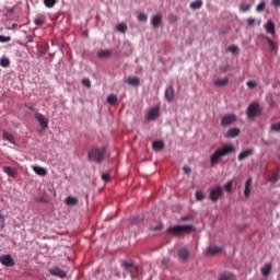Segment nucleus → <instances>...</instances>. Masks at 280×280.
<instances>
[{"instance_id": "nucleus-19", "label": "nucleus", "mask_w": 280, "mask_h": 280, "mask_svg": "<svg viewBox=\"0 0 280 280\" xmlns=\"http://www.w3.org/2000/svg\"><path fill=\"white\" fill-rule=\"evenodd\" d=\"M218 280H237V278L233 273L225 271L219 275Z\"/></svg>"}, {"instance_id": "nucleus-22", "label": "nucleus", "mask_w": 280, "mask_h": 280, "mask_svg": "<svg viewBox=\"0 0 280 280\" xmlns=\"http://www.w3.org/2000/svg\"><path fill=\"white\" fill-rule=\"evenodd\" d=\"M253 185V179L248 178L245 182V189H244V196L245 198H249L250 197V187Z\"/></svg>"}, {"instance_id": "nucleus-34", "label": "nucleus", "mask_w": 280, "mask_h": 280, "mask_svg": "<svg viewBox=\"0 0 280 280\" xmlns=\"http://www.w3.org/2000/svg\"><path fill=\"white\" fill-rule=\"evenodd\" d=\"M233 183L234 180L232 179L224 185V189L228 194H231V191H233Z\"/></svg>"}, {"instance_id": "nucleus-46", "label": "nucleus", "mask_w": 280, "mask_h": 280, "mask_svg": "<svg viewBox=\"0 0 280 280\" xmlns=\"http://www.w3.org/2000/svg\"><path fill=\"white\" fill-rule=\"evenodd\" d=\"M247 86H248V89H256L257 88V81H254V80L248 81Z\"/></svg>"}, {"instance_id": "nucleus-8", "label": "nucleus", "mask_w": 280, "mask_h": 280, "mask_svg": "<svg viewBox=\"0 0 280 280\" xmlns=\"http://www.w3.org/2000/svg\"><path fill=\"white\" fill-rule=\"evenodd\" d=\"M121 267L124 268V270H126V272H129V275H135V272H137V266H135V264L129 262L127 260H122L121 261Z\"/></svg>"}, {"instance_id": "nucleus-49", "label": "nucleus", "mask_w": 280, "mask_h": 280, "mask_svg": "<svg viewBox=\"0 0 280 280\" xmlns=\"http://www.w3.org/2000/svg\"><path fill=\"white\" fill-rule=\"evenodd\" d=\"M102 180H104L105 183H108V180H110V174L104 173L102 175Z\"/></svg>"}, {"instance_id": "nucleus-31", "label": "nucleus", "mask_w": 280, "mask_h": 280, "mask_svg": "<svg viewBox=\"0 0 280 280\" xmlns=\"http://www.w3.org/2000/svg\"><path fill=\"white\" fill-rule=\"evenodd\" d=\"M117 30L120 32V34H126L128 31V25H126V23H120L117 25Z\"/></svg>"}, {"instance_id": "nucleus-5", "label": "nucleus", "mask_w": 280, "mask_h": 280, "mask_svg": "<svg viewBox=\"0 0 280 280\" xmlns=\"http://www.w3.org/2000/svg\"><path fill=\"white\" fill-rule=\"evenodd\" d=\"M224 194V190L221 186H217L210 190V200L211 202H218L220 198H222V195Z\"/></svg>"}, {"instance_id": "nucleus-45", "label": "nucleus", "mask_w": 280, "mask_h": 280, "mask_svg": "<svg viewBox=\"0 0 280 280\" xmlns=\"http://www.w3.org/2000/svg\"><path fill=\"white\" fill-rule=\"evenodd\" d=\"M83 86H86V89H91V80L90 79H83L82 80Z\"/></svg>"}, {"instance_id": "nucleus-16", "label": "nucleus", "mask_w": 280, "mask_h": 280, "mask_svg": "<svg viewBox=\"0 0 280 280\" xmlns=\"http://www.w3.org/2000/svg\"><path fill=\"white\" fill-rule=\"evenodd\" d=\"M152 148L155 152H161V150L165 149V142H163L162 140H155L152 143Z\"/></svg>"}, {"instance_id": "nucleus-13", "label": "nucleus", "mask_w": 280, "mask_h": 280, "mask_svg": "<svg viewBox=\"0 0 280 280\" xmlns=\"http://www.w3.org/2000/svg\"><path fill=\"white\" fill-rule=\"evenodd\" d=\"M163 23V15L161 13H158L152 16L151 19V25L152 27L156 28Z\"/></svg>"}, {"instance_id": "nucleus-32", "label": "nucleus", "mask_w": 280, "mask_h": 280, "mask_svg": "<svg viewBox=\"0 0 280 280\" xmlns=\"http://www.w3.org/2000/svg\"><path fill=\"white\" fill-rule=\"evenodd\" d=\"M168 23H177L178 22V15L174 13H170L167 16Z\"/></svg>"}, {"instance_id": "nucleus-27", "label": "nucleus", "mask_w": 280, "mask_h": 280, "mask_svg": "<svg viewBox=\"0 0 280 280\" xmlns=\"http://www.w3.org/2000/svg\"><path fill=\"white\" fill-rule=\"evenodd\" d=\"M202 0H195L189 4L190 10H200L202 8Z\"/></svg>"}, {"instance_id": "nucleus-43", "label": "nucleus", "mask_w": 280, "mask_h": 280, "mask_svg": "<svg viewBox=\"0 0 280 280\" xmlns=\"http://www.w3.org/2000/svg\"><path fill=\"white\" fill-rule=\"evenodd\" d=\"M255 23H257V20H255V18H248L247 19V25L249 27H255Z\"/></svg>"}, {"instance_id": "nucleus-29", "label": "nucleus", "mask_w": 280, "mask_h": 280, "mask_svg": "<svg viewBox=\"0 0 280 280\" xmlns=\"http://www.w3.org/2000/svg\"><path fill=\"white\" fill-rule=\"evenodd\" d=\"M35 25H37L38 27H42V25H45L46 23V18L45 15H39L34 20Z\"/></svg>"}, {"instance_id": "nucleus-30", "label": "nucleus", "mask_w": 280, "mask_h": 280, "mask_svg": "<svg viewBox=\"0 0 280 280\" xmlns=\"http://www.w3.org/2000/svg\"><path fill=\"white\" fill-rule=\"evenodd\" d=\"M119 101V97L115 94H110L107 96V104H110L112 106H115V104Z\"/></svg>"}, {"instance_id": "nucleus-9", "label": "nucleus", "mask_w": 280, "mask_h": 280, "mask_svg": "<svg viewBox=\"0 0 280 280\" xmlns=\"http://www.w3.org/2000/svg\"><path fill=\"white\" fill-rule=\"evenodd\" d=\"M52 277H58L59 279H65L67 277V271L60 269L59 267H54L48 270Z\"/></svg>"}, {"instance_id": "nucleus-54", "label": "nucleus", "mask_w": 280, "mask_h": 280, "mask_svg": "<svg viewBox=\"0 0 280 280\" xmlns=\"http://www.w3.org/2000/svg\"><path fill=\"white\" fill-rule=\"evenodd\" d=\"M26 40L27 43H34V37H32V35H27Z\"/></svg>"}, {"instance_id": "nucleus-55", "label": "nucleus", "mask_w": 280, "mask_h": 280, "mask_svg": "<svg viewBox=\"0 0 280 280\" xmlns=\"http://www.w3.org/2000/svg\"><path fill=\"white\" fill-rule=\"evenodd\" d=\"M189 218H190L189 215L182 217L180 221L182 222H187V220H189Z\"/></svg>"}, {"instance_id": "nucleus-14", "label": "nucleus", "mask_w": 280, "mask_h": 280, "mask_svg": "<svg viewBox=\"0 0 280 280\" xmlns=\"http://www.w3.org/2000/svg\"><path fill=\"white\" fill-rule=\"evenodd\" d=\"M253 154H255V149H247L238 154V161H244L248 156H253Z\"/></svg>"}, {"instance_id": "nucleus-23", "label": "nucleus", "mask_w": 280, "mask_h": 280, "mask_svg": "<svg viewBox=\"0 0 280 280\" xmlns=\"http://www.w3.org/2000/svg\"><path fill=\"white\" fill-rule=\"evenodd\" d=\"M260 272L262 277H269L270 272H272V265L266 264L264 267H261Z\"/></svg>"}, {"instance_id": "nucleus-25", "label": "nucleus", "mask_w": 280, "mask_h": 280, "mask_svg": "<svg viewBox=\"0 0 280 280\" xmlns=\"http://www.w3.org/2000/svg\"><path fill=\"white\" fill-rule=\"evenodd\" d=\"M33 171L35 172V174H37V176H47V170H45V167L33 166Z\"/></svg>"}, {"instance_id": "nucleus-37", "label": "nucleus", "mask_w": 280, "mask_h": 280, "mask_svg": "<svg viewBox=\"0 0 280 280\" xmlns=\"http://www.w3.org/2000/svg\"><path fill=\"white\" fill-rule=\"evenodd\" d=\"M138 21H140L141 23L148 22V14H145L144 12H140L138 15Z\"/></svg>"}, {"instance_id": "nucleus-7", "label": "nucleus", "mask_w": 280, "mask_h": 280, "mask_svg": "<svg viewBox=\"0 0 280 280\" xmlns=\"http://www.w3.org/2000/svg\"><path fill=\"white\" fill-rule=\"evenodd\" d=\"M160 109L159 107H153L151 109H149V112L145 115V119L148 121H154V119H158L159 115H160Z\"/></svg>"}, {"instance_id": "nucleus-42", "label": "nucleus", "mask_w": 280, "mask_h": 280, "mask_svg": "<svg viewBox=\"0 0 280 280\" xmlns=\"http://www.w3.org/2000/svg\"><path fill=\"white\" fill-rule=\"evenodd\" d=\"M257 12H264V10H266V2H260L257 7H256Z\"/></svg>"}, {"instance_id": "nucleus-36", "label": "nucleus", "mask_w": 280, "mask_h": 280, "mask_svg": "<svg viewBox=\"0 0 280 280\" xmlns=\"http://www.w3.org/2000/svg\"><path fill=\"white\" fill-rule=\"evenodd\" d=\"M271 51H275V49H277V44H275V42L270 38V37H265Z\"/></svg>"}, {"instance_id": "nucleus-52", "label": "nucleus", "mask_w": 280, "mask_h": 280, "mask_svg": "<svg viewBox=\"0 0 280 280\" xmlns=\"http://www.w3.org/2000/svg\"><path fill=\"white\" fill-rule=\"evenodd\" d=\"M271 3L275 8H280V0H272Z\"/></svg>"}, {"instance_id": "nucleus-53", "label": "nucleus", "mask_w": 280, "mask_h": 280, "mask_svg": "<svg viewBox=\"0 0 280 280\" xmlns=\"http://www.w3.org/2000/svg\"><path fill=\"white\" fill-rule=\"evenodd\" d=\"M78 205V198L71 197V206Z\"/></svg>"}, {"instance_id": "nucleus-18", "label": "nucleus", "mask_w": 280, "mask_h": 280, "mask_svg": "<svg viewBox=\"0 0 280 280\" xmlns=\"http://www.w3.org/2000/svg\"><path fill=\"white\" fill-rule=\"evenodd\" d=\"M213 84L219 88L226 86L229 84V79L228 77H224L223 79L217 78L213 80Z\"/></svg>"}, {"instance_id": "nucleus-21", "label": "nucleus", "mask_w": 280, "mask_h": 280, "mask_svg": "<svg viewBox=\"0 0 280 280\" xmlns=\"http://www.w3.org/2000/svg\"><path fill=\"white\" fill-rule=\"evenodd\" d=\"M225 137H228V139H235V137H240V128L230 129Z\"/></svg>"}, {"instance_id": "nucleus-59", "label": "nucleus", "mask_w": 280, "mask_h": 280, "mask_svg": "<svg viewBox=\"0 0 280 280\" xmlns=\"http://www.w3.org/2000/svg\"><path fill=\"white\" fill-rule=\"evenodd\" d=\"M28 110H34V107H32V106H28Z\"/></svg>"}, {"instance_id": "nucleus-39", "label": "nucleus", "mask_w": 280, "mask_h": 280, "mask_svg": "<svg viewBox=\"0 0 280 280\" xmlns=\"http://www.w3.org/2000/svg\"><path fill=\"white\" fill-rule=\"evenodd\" d=\"M270 130L272 132H280V121L276 122V124H272L271 127H270Z\"/></svg>"}, {"instance_id": "nucleus-28", "label": "nucleus", "mask_w": 280, "mask_h": 280, "mask_svg": "<svg viewBox=\"0 0 280 280\" xmlns=\"http://www.w3.org/2000/svg\"><path fill=\"white\" fill-rule=\"evenodd\" d=\"M265 30L268 32V34H275V23L272 20H269L267 24L265 25Z\"/></svg>"}, {"instance_id": "nucleus-12", "label": "nucleus", "mask_w": 280, "mask_h": 280, "mask_svg": "<svg viewBox=\"0 0 280 280\" xmlns=\"http://www.w3.org/2000/svg\"><path fill=\"white\" fill-rule=\"evenodd\" d=\"M0 264H2V266L11 268L12 266H14V260L12 259L11 255H3L0 257Z\"/></svg>"}, {"instance_id": "nucleus-26", "label": "nucleus", "mask_w": 280, "mask_h": 280, "mask_svg": "<svg viewBox=\"0 0 280 280\" xmlns=\"http://www.w3.org/2000/svg\"><path fill=\"white\" fill-rule=\"evenodd\" d=\"M208 255H218V253H222V247L220 246H210L207 249Z\"/></svg>"}, {"instance_id": "nucleus-56", "label": "nucleus", "mask_w": 280, "mask_h": 280, "mask_svg": "<svg viewBox=\"0 0 280 280\" xmlns=\"http://www.w3.org/2000/svg\"><path fill=\"white\" fill-rule=\"evenodd\" d=\"M66 202L68 206H71V196H68V198L66 199Z\"/></svg>"}, {"instance_id": "nucleus-17", "label": "nucleus", "mask_w": 280, "mask_h": 280, "mask_svg": "<svg viewBox=\"0 0 280 280\" xmlns=\"http://www.w3.org/2000/svg\"><path fill=\"white\" fill-rule=\"evenodd\" d=\"M3 172L8 176H11V178H16V174H18L16 168L12 166H3Z\"/></svg>"}, {"instance_id": "nucleus-58", "label": "nucleus", "mask_w": 280, "mask_h": 280, "mask_svg": "<svg viewBox=\"0 0 280 280\" xmlns=\"http://www.w3.org/2000/svg\"><path fill=\"white\" fill-rule=\"evenodd\" d=\"M168 262H170L168 259H164V260L162 261V264H168Z\"/></svg>"}, {"instance_id": "nucleus-60", "label": "nucleus", "mask_w": 280, "mask_h": 280, "mask_svg": "<svg viewBox=\"0 0 280 280\" xmlns=\"http://www.w3.org/2000/svg\"><path fill=\"white\" fill-rule=\"evenodd\" d=\"M278 159H280V148H279V150H278Z\"/></svg>"}, {"instance_id": "nucleus-2", "label": "nucleus", "mask_w": 280, "mask_h": 280, "mask_svg": "<svg viewBox=\"0 0 280 280\" xmlns=\"http://www.w3.org/2000/svg\"><path fill=\"white\" fill-rule=\"evenodd\" d=\"M194 231V225H174L167 229V233L174 235L175 237H180V235H185V233H191Z\"/></svg>"}, {"instance_id": "nucleus-11", "label": "nucleus", "mask_w": 280, "mask_h": 280, "mask_svg": "<svg viewBox=\"0 0 280 280\" xmlns=\"http://www.w3.org/2000/svg\"><path fill=\"white\" fill-rule=\"evenodd\" d=\"M179 261H187L189 259V249L187 247H182L177 252Z\"/></svg>"}, {"instance_id": "nucleus-38", "label": "nucleus", "mask_w": 280, "mask_h": 280, "mask_svg": "<svg viewBox=\"0 0 280 280\" xmlns=\"http://www.w3.org/2000/svg\"><path fill=\"white\" fill-rule=\"evenodd\" d=\"M195 198L198 202H201V200L205 198V192H202L201 190H197L195 194Z\"/></svg>"}, {"instance_id": "nucleus-48", "label": "nucleus", "mask_w": 280, "mask_h": 280, "mask_svg": "<svg viewBox=\"0 0 280 280\" xmlns=\"http://www.w3.org/2000/svg\"><path fill=\"white\" fill-rule=\"evenodd\" d=\"M279 180V174L273 173L270 177V183H277Z\"/></svg>"}, {"instance_id": "nucleus-33", "label": "nucleus", "mask_w": 280, "mask_h": 280, "mask_svg": "<svg viewBox=\"0 0 280 280\" xmlns=\"http://www.w3.org/2000/svg\"><path fill=\"white\" fill-rule=\"evenodd\" d=\"M97 56L98 58H110V50H101Z\"/></svg>"}, {"instance_id": "nucleus-41", "label": "nucleus", "mask_w": 280, "mask_h": 280, "mask_svg": "<svg viewBox=\"0 0 280 280\" xmlns=\"http://www.w3.org/2000/svg\"><path fill=\"white\" fill-rule=\"evenodd\" d=\"M10 40H12V37L0 35V43H10Z\"/></svg>"}, {"instance_id": "nucleus-50", "label": "nucleus", "mask_w": 280, "mask_h": 280, "mask_svg": "<svg viewBox=\"0 0 280 280\" xmlns=\"http://www.w3.org/2000/svg\"><path fill=\"white\" fill-rule=\"evenodd\" d=\"M161 229H163V224L159 223V224L155 225V226H151V228H150V231H161Z\"/></svg>"}, {"instance_id": "nucleus-20", "label": "nucleus", "mask_w": 280, "mask_h": 280, "mask_svg": "<svg viewBox=\"0 0 280 280\" xmlns=\"http://www.w3.org/2000/svg\"><path fill=\"white\" fill-rule=\"evenodd\" d=\"M127 84H129V86H139L141 84V79L137 77H128Z\"/></svg>"}, {"instance_id": "nucleus-44", "label": "nucleus", "mask_w": 280, "mask_h": 280, "mask_svg": "<svg viewBox=\"0 0 280 280\" xmlns=\"http://www.w3.org/2000/svg\"><path fill=\"white\" fill-rule=\"evenodd\" d=\"M228 51H231V54H235L237 51H240V47L232 45L228 47Z\"/></svg>"}, {"instance_id": "nucleus-4", "label": "nucleus", "mask_w": 280, "mask_h": 280, "mask_svg": "<svg viewBox=\"0 0 280 280\" xmlns=\"http://www.w3.org/2000/svg\"><path fill=\"white\" fill-rule=\"evenodd\" d=\"M258 115H261V106H259L258 103L249 104L247 107L248 119H255V117H258Z\"/></svg>"}, {"instance_id": "nucleus-3", "label": "nucleus", "mask_w": 280, "mask_h": 280, "mask_svg": "<svg viewBox=\"0 0 280 280\" xmlns=\"http://www.w3.org/2000/svg\"><path fill=\"white\" fill-rule=\"evenodd\" d=\"M105 156H106V149H104V148L92 149L88 153L89 160L94 161V163H102V161H104Z\"/></svg>"}, {"instance_id": "nucleus-15", "label": "nucleus", "mask_w": 280, "mask_h": 280, "mask_svg": "<svg viewBox=\"0 0 280 280\" xmlns=\"http://www.w3.org/2000/svg\"><path fill=\"white\" fill-rule=\"evenodd\" d=\"M174 95H175L174 86L171 85V86L166 88L165 98L167 100V102H174Z\"/></svg>"}, {"instance_id": "nucleus-1", "label": "nucleus", "mask_w": 280, "mask_h": 280, "mask_svg": "<svg viewBox=\"0 0 280 280\" xmlns=\"http://www.w3.org/2000/svg\"><path fill=\"white\" fill-rule=\"evenodd\" d=\"M235 152V147L233 144H224L223 147L217 149L214 154L210 156V165L211 167H215L218 163H220L223 156H229V154H233Z\"/></svg>"}, {"instance_id": "nucleus-10", "label": "nucleus", "mask_w": 280, "mask_h": 280, "mask_svg": "<svg viewBox=\"0 0 280 280\" xmlns=\"http://www.w3.org/2000/svg\"><path fill=\"white\" fill-rule=\"evenodd\" d=\"M35 119H37V121H38L40 128H43V130H46V128H49V121L45 119V115H43L40 113H36Z\"/></svg>"}, {"instance_id": "nucleus-47", "label": "nucleus", "mask_w": 280, "mask_h": 280, "mask_svg": "<svg viewBox=\"0 0 280 280\" xmlns=\"http://www.w3.org/2000/svg\"><path fill=\"white\" fill-rule=\"evenodd\" d=\"M240 10H242V12H248V10H250V4H241Z\"/></svg>"}, {"instance_id": "nucleus-51", "label": "nucleus", "mask_w": 280, "mask_h": 280, "mask_svg": "<svg viewBox=\"0 0 280 280\" xmlns=\"http://www.w3.org/2000/svg\"><path fill=\"white\" fill-rule=\"evenodd\" d=\"M183 172L184 174H191V168L189 166H184Z\"/></svg>"}, {"instance_id": "nucleus-24", "label": "nucleus", "mask_w": 280, "mask_h": 280, "mask_svg": "<svg viewBox=\"0 0 280 280\" xmlns=\"http://www.w3.org/2000/svg\"><path fill=\"white\" fill-rule=\"evenodd\" d=\"M2 138L5 141H9V143H12L13 145H16V140L14 139V136L8 131H3Z\"/></svg>"}, {"instance_id": "nucleus-35", "label": "nucleus", "mask_w": 280, "mask_h": 280, "mask_svg": "<svg viewBox=\"0 0 280 280\" xmlns=\"http://www.w3.org/2000/svg\"><path fill=\"white\" fill-rule=\"evenodd\" d=\"M0 66L4 67V68H8L10 67V59L8 57H2L0 59Z\"/></svg>"}, {"instance_id": "nucleus-40", "label": "nucleus", "mask_w": 280, "mask_h": 280, "mask_svg": "<svg viewBox=\"0 0 280 280\" xmlns=\"http://www.w3.org/2000/svg\"><path fill=\"white\" fill-rule=\"evenodd\" d=\"M46 8H54L56 5V0H44Z\"/></svg>"}, {"instance_id": "nucleus-6", "label": "nucleus", "mask_w": 280, "mask_h": 280, "mask_svg": "<svg viewBox=\"0 0 280 280\" xmlns=\"http://www.w3.org/2000/svg\"><path fill=\"white\" fill-rule=\"evenodd\" d=\"M237 121V116L235 114L224 115L221 119V126H231Z\"/></svg>"}, {"instance_id": "nucleus-57", "label": "nucleus", "mask_w": 280, "mask_h": 280, "mask_svg": "<svg viewBox=\"0 0 280 280\" xmlns=\"http://www.w3.org/2000/svg\"><path fill=\"white\" fill-rule=\"evenodd\" d=\"M16 27H19V24L16 23L12 24V30H16Z\"/></svg>"}]
</instances>
